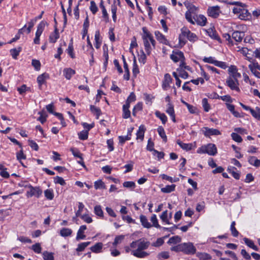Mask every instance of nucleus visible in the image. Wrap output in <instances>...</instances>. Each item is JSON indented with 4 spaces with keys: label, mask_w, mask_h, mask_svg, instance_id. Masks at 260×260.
Segmentation results:
<instances>
[{
    "label": "nucleus",
    "mask_w": 260,
    "mask_h": 260,
    "mask_svg": "<svg viewBox=\"0 0 260 260\" xmlns=\"http://www.w3.org/2000/svg\"><path fill=\"white\" fill-rule=\"evenodd\" d=\"M43 257L44 260H54L53 253L49 252L47 251L43 253Z\"/></svg>",
    "instance_id": "49"
},
{
    "label": "nucleus",
    "mask_w": 260,
    "mask_h": 260,
    "mask_svg": "<svg viewBox=\"0 0 260 260\" xmlns=\"http://www.w3.org/2000/svg\"><path fill=\"white\" fill-rule=\"evenodd\" d=\"M94 188L96 189H105L106 186L105 183L102 181V180H99L94 182Z\"/></svg>",
    "instance_id": "50"
},
{
    "label": "nucleus",
    "mask_w": 260,
    "mask_h": 260,
    "mask_svg": "<svg viewBox=\"0 0 260 260\" xmlns=\"http://www.w3.org/2000/svg\"><path fill=\"white\" fill-rule=\"evenodd\" d=\"M155 114L156 116L161 120L164 124L166 123L167 121V117L164 113H161L159 111H156Z\"/></svg>",
    "instance_id": "47"
},
{
    "label": "nucleus",
    "mask_w": 260,
    "mask_h": 260,
    "mask_svg": "<svg viewBox=\"0 0 260 260\" xmlns=\"http://www.w3.org/2000/svg\"><path fill=\"white\" fill-rule=\"evenodd\" d=\"M243 240H244L245 244L247 246H248L249 247L252 248V249H253L255 251L258 250V247L254 244L253 241H252L251 240H250L247 238H244Z\"/></svg>",
    "instance_id": "27"
},
{
    "label": "nucleus",
    "mask_w": 260,
    "mask_h": 260,
    "mask_svg": "<svg viewBox=\"0 0 260 260\" xmlns=\"http://www.w3.org/2000/svg\"><path fill=\"white\" fill-rule=\"evenodd\" d=\"M141 54L138 55V60L140 62L145 64L146 61V55L143 50L140 51Z\"/></svg>",
    "instance_id": "55"
},
{
    "label": "nucleus",
    "mask_w": 260,
    "mask_h": 260,
    "mask_svg": "<svg viewBox=\"0 0 260 260\" xmlns=\"http://www.w3.org/2000/svg\"><path fill=\"white\" fill-rule=\"evenodd\" d=\"M94 213L100 217H104L103 211L102 209V207L100 205H96L94 208Z\"/></svg>",
    "instance_id": "46"
},
{
    "label": "nucleus",
    "mask_w": 260,
    "mask_h": 260,
    "mask_svg": "<svg viewBox=\"0 0 260 260\" xmlns=\"http://www.w3.org/2000/svg\"><path fill=\"white\" fill-rule=\"evenodd\" d=\"M54 182L55 184H59L62 186L66 184L64 180L62 177L59 176H56L54 178Z\"/></svg>",
    "instance_id": "56"
},
{
    "label": "nucleus",
    "mask_w": 260,
    "mask_h": 260,
    "mask_svg": "<svg viewBox=\"0 0 260 260\" xmlns=\"http://www.w3.org/2000/svg\"><path fill=\"white\" fill-rule=\"evenodd\" d=\"M142 30L143 32V35L142 36L143 40H149L153 37L151 34L148 30L146 27H143L142 28Z\"/></svg>",
    "instance_id": "34"
},
{
    "label": "nucleus",
    "mask_w": 260,
    "mask_h": 260,
    "mask_svg": "<svg viewBox=\"0 0 260 260\" xmlns=\"http://www.w3.org/2000/svg\"><path fill=\"white\" fill-rule=\"evenodd\" d=\"M90 110L93 114L96 115L97 117L96 118H99L100 115L102 113L101 109L99 108H98L93 105H90Z\"/></svg>",
    "instance_id": "41"
},
{
    "label": "nucleus",
    "mask_w": 260,
    "mask_h": 260,
    "mask_svg": "<svg viewBox=\"0 0 260 260\" xmlns=\"http://www.w3.org/2000/svg\"><path fill=\"white\" fill-rule=\"evenodd\" d=\"M45 26V22L42 21L37 26V30L36 32V36L34 40L35 44H40V37L42 35Z\"/></svg>",
    "instance_id": "6"
},
{
    "label": "nucleus",
    "mask_w": 260,
    "mask_h": 260,
    "mask_svg": "<svg viewBox=\"0 0 260 260\" xmlns=\"http://www.w3.org/2000/svg\"><path fill=\"white\" fill-rule=\"evenodd\" d=\"M90 244V242H86L80 243L78 245V247L76 248L77 252L83 251L84 249L87 247Z\"/></svg>",
    "instance_id": "48"
},
{
    "label": "nucleus",
    "mask_w": 260,
    "mask_h": 260,
    "mask_svg": "<svg viewBox=\"0 0 260 260\" xmlns=\"http://www.w3.org/2000/svg\"><path fill=\"white\" fill-rule=\"evenodd\" d=\"M145 131L146 128L145 126L143 124L139 126V129L136 134L137 139H141V140H143L144 139V133Z\"/></svg>",
    "instance_id": "26"
},
{
    "label": "nucleus",
    "mask_w": 260,
    "mask_h": 260,
    "mask_svg": "<svg viewBox=\"0 0 260 260\" xmlns=\"http://www.w3.org/2000/svg\"><path fill=\"white\" fill-rule=\"evenodd\" d=\"M28 188L29 189L26 193V196L28 198H31L33 196L39 198L42 194V190L39 186L34 187L31 184H29Z\"/></svg>",
    "instance_id": "3"
},
{
    "label": "nucleus",
    "mask_w": 260,
    "mask_h": 260,
    "mask_svg": "<svg viewBox=\"0 0 260 260\" xmlns=\"http://www.w3.org/2000/svg\"><path fill=\"white\" fill-rule=\"evenodd\" d=\"M54 27L55 29L54 32L51 34L49 36V41L52 43H55L57 40L59 38V34L57 26H54Z\"/></svg>",
    "instance_id": "21"
},
{
    "label": "nucleus",
    "mask_w": 260,
    "mask_h": 260,
    "mask_svg": "<svg viewBox=\"0 0 260 260\" xmlns=\"http://www.w3.org/2000/svg\"><path fill=\"white\" fill-rule=\"evenodd\" d=\"M45 197L49 200H53L54 198L53 191L51 189H47L44 191Z\"/></svg>",
    "instance_id": "44"
},
{
    "label": "nucleus",
    "mask_w": 260,
    "mask_h": 260,
    "mask_svg": "<svg viewBox=\"0 0 260 260\" xmlns=\"http://www.w3.org/2000/svg\"><path fill=\"white\" fill-rule=\"evenodd\" d=\"M168 217V211L167 210H166L164 211L161 215L160 216V218L161 219V220L166 222L167 224H170L171 223L170 222L169 219L167 218Z\"/></svg>",
    "instance_id": "59"
},
{
    "label": "nucleus",
    "mask_w": 260,
    "mask_h": 260,
    "mask_svg": "<svg viewBox=\"0 0 260 260\" xmlns=\"http://www.w3.org/2000/svg\"><path fill=\"white\" fill-rule=\"evenodd\" d=\"M198 153H207L209 155L214 156L217 153V148L215 144L209 143L200 147L198 150Z\"/></svg>",
    "instance_id": "2"
},
{
    "label": "nucleus",
    "mask_w": 260,
    "mask_h": 260,
    "mask_svg": "<svg viewBox=\"0 0 260 260\" xmlns=\"http://www.w3.org/2000/svg\"><path fill=\"white\" fill-rule=\"evenodd\" d=\"M238 17L241 20H249L251 17V16L248 10L244 8Z\"/></svg>",
    "instance_id": "16"
},
{
    "label": "nucleus",
    "mask_w": 260,
    "mask_h": 260,
    "mask_svg": "<svg viewBox=\"0 0 260 260\" xmlns=\"http://www.w3.org/2000/svg\"><path fill=\"white\" fill-rule=\"evenodd\" d=\"M231 137L233 140L238 143H241L242 142V137L237 133H232L231 134Z\"/></svg>",
    "instance_id": "57"
},
{
    "label": "nucleus",
    "mask_w": 260,
    "mask_h": 260,
    "mask_svg": "<svg viewBox=\"0 0 260 260\" xmlns=\"http://www.w3.org/2000/svg\"><path fill=\"white\" fill-rule=\"evenodd\" d=\"M123 186L125 188L134 189L136 187V184L133 181H125L123 182Z\"/></svg>",
    "instance_id": "62"
},
{
    "label": "nucleus",
    "mask_w": 260,
    "mask_h": 260,
    "mask_svg": "<svg viewBox=\"0 0 260 260\" xmlns=\"http://www.w3.org/2000/svg\"><path fill=\"white\" fill-rule=\"evenodd\" d=\"M100 7L102 9L103 18H104L106 22H108L109 19V15L107 12V10L106 9L105 6H104V2L103 0H101V2L100 3Z\"/></svg>",
    "instance_id": "18"
},
{
    "label": "nucleus",
    "mask_w": 260,
    "mask_h": 260,
    "mask_svg": "<svg viewBox=\"0 0 260 260\" xmlns=\"http://www.w3.org/2000/svg\"><path fill=\"white\" fill-rule=\"evenodd\" d=\"M63 73L65 78L68 80H70L71 79L72 76L75 74L76 72L74 70L69 68L64 69Z\"/></svg>",
    "instance_id": "20"
},
{
    "label": "nucleus",
    "mask_w": 260,
    "mask_h": 260,
    "mask_svg": "<svg viewBox=\"0 0 260 260\" xmlns=\"http://www.w3.org/2000/svg\"><path fill=\"white\" fill-rule=\"evenodd\" d=\"M253 117L257 120H260V108L258 107L255 108V110H251V114Z\"/></svg>",
    "instance_id": "52"
},
{
    "label": "nucleus",
    "mask_w": 260,
    "mask_h": 260,
    "mask_svg": "<svg viewBox=\"0 0 260 260\" xmlns=\"http://www.w3.org/2000/svg\"><path fill=\"white\" fill-rule=\"evenodd\" d=\"M152 223V226H154L156 228L161 229V226L158 224V220L155 214H153L150 219Z\"/></svg>",
    "instance_id": "45"
},
{
    "label": "nucleus",
    "mask_w": 260,
    "mask_h": 260,
    "mask_svg": "<svg viewBox=\"0 0 260 260\" xmlns=\"http://www.w3.org/2000/svg\"><path fill=\"white\" fill-rule=\"evenodd\" d=\"M49 75L46 73L39 75L37 78V82L39 84V88H41L42 85L45 83L46 80L49 78Z\"/></svg>",
    "instance_id": "19"
},
{
    "label": "nucleus",
    "mask_w": 260,
    "mask_h": 260,
    "mask_svg": "<svg viewBox=\"0 0 260 260\" xmlns=\"http://www.w3.org/2000/svg\"><path fill=\"white\" fill-rule=\"evenodd\" d=\"M202 105L205 112H207L210 109V106L209 104L208 100L206 98H204L202 100Z\"/></svg>",
    "instance_id": "60"
},
{
    "label": "nucleus",
    "mask_w": 260,
    "mask_h": 260,
    "mask_svg": "<svg viewBox=\"0 0 260 260\" xmlns=\"http://www.w3.org/2000/svg\"><path fill=\"white\" fill-rule=\"evenodd\" d=\"M208 36L212 39L218 41L219 43L221 42V40L219 36L218 35L216 31L212 28H210L206 30Z\"/></svg>",
    "instance_id": "12"
},
{
    "label": "nucleus",
    "mask_w": 260,
    "mask_h": 260,
    "mask_svg": "<svg viewBox=\"0 0 260 260\" xmlns=\"http://www.w3.org/2000/svg\"><path fill=\"white\" fill-rule=\"evenodd\" d=\"M139 73V69L136 62V60L134 58L133 67V76L136 77L137 75Z\"/></svg>",
    "instance_id": "54"
},
{
    "label": "nucleus",
    "mask_w": 260,
    "mask_h": 260,
    "mask_svg": "<svg viewBox=\"0 0 260 260\" xmlns=\"http://www.w3.org/2000/svg\"><path fill=\"white\" fill-rule=\"evenodd\" d=\"M87 47L88 48V49L87 50V51L89 52V54L91 56V57L93 58V52H94V49L92 47V45L89 40V36H87Z\"/></svg>",
    "instance_id": "38"
},
{
    "label": "nucleus",
    "mask_w": 260,
    "mask_h": 260,
    "mask_svg": "<svg viewBox=\"0 0 260 260\" xmlns=\"http://www.w3.org/2000/svg\"><path fill=\"white\" fill-rule=\"evenodd\" d=\"M67 51L68 54L71 56V58H74L75 57V54L74 53V48L72 43H70L69 44L68 48L67 49Z\"/></svg>",
    "instance_id": "61"
},
{
    "label": "nucleus",
    "mask_w": 260,
    "mask_h": 260,
    "mask_svg": "<svg viewBox=\"0 0 260 260\" xmlns=\"http://www.w3.org/2000/svg\"><path fill=\"white\" fill-rule=\"evenodd\" d=\"M155 35L156 39L160 43L166 45H169V42L166 38L165 36L164 35H162L160 32H159V31H155Z\"/></svg>",
    "instance_id": "13"
},
{
    "label": "nucleus",
    "mask_w": 260,
    "mask_h": 260,
    "mask_svg": "<svg viewBox=\"0 0 260 260\" xmlns=\"http://www.w3.org/2000/svg\"><path fill=\"white\" fill-rule=\"evenodd\" d=\"M172 81V78L170 75L168 73L166 74L164 76V80L162 84V87L164 90H166L167 88L170 86V84Z\"/></svg>",
    "instance_id": "15"
},
{
    "label": "nucleus",
    "mask_w": 260,
    "mask_h": 260,
    "mask_svg": "<svg viewBox=\"0 0 260 260\" xmlns=\"http://www.w3.org/2000/svg\"><path fill=\"white\" fill-rule=\"evenodd\" d=\"M38 114L40 115V117L38 118V120L40 121L42 124L44 123L46 121L47 115L44 111L39 112Z\"/></svg>",
    "instance_id": "42"
},
{
    "label": "nucleus",
    "mask_w": 260,
    "mask_h": 260,
    "mask_svg": "<svg viewBox=\"0 0 260 260\" xmlns=\"http://www.w3.org/2000/svg\"><path fill=\"white\" fill-rule=\"evenodd\" d=\"M181 31L182 35L183 36H186L188 40L191 42H194L197 39V35L191 32L187 28L183 27L181 29Z\"/></svg>",
    "instance_id": "10"
},
{
    "label": "nucleus",
    "mask_w": 260,
    "mask_h": 260,
    "mask_svg": "<svg viewBox=\"0 0 260 260\" xmlns=\"http://www.w3.org/2000/svg\"><path fill=\"white\" fill-rule=\"evenodd\" d=\"M72 231L71 229L69 228H62L60 231V235L61 236L66 237L71 235Z\"/></svg>",
    "instance_id": "35"
},
{
    "label": "nucleus",
    "mask_w": 260,
    "mask_h": 260,
    "mask_svg": "<svg viewBox=\"0 0 260 260\" xmlns=\"http://www.w3.org/2000/svg\"><path fill=\"white\" fill-rule=\"evenodd\" d=\"M197 23L200 26H205L207 23V18L203 15H199L196 19Z\"/></svg>",
    "instance_id": "29"
},
{
    "label": "nucleus",
    "mask_w": 260,
    "mask_h": 260,
    "mask_svg": "<svg viewBox=\"0 0 260 260\" xmlns=\"http://www.w3.org/2000/svg\"><path fill=\"white\" fill-rule=\"evenodd\" d=\"M21 50L22 48L21 47H18L17 48L11 49L10 50V52L13 58L16 59Z\"/></svg>",
    "instance_id": "31"
},
{
    "label": "nucleus",
    "mask_w": 260,
    "mask_h": 260,
    "mask_svg": "<svg viewBox=\"0 0 260 260\" xmlns=\"http://www.w3.org/2000/svg\"><path fill=\"white\" fill-rule=\"evenodd\" d=\"M229 76H231L233 79L238 80L241 77V74L238 72V70L235 66H231L228 70Z\"/></svg>",
    "instance_id": "11"
},
{
    "label": "nucleus",
    "mask_w": 260,
    "mask_h": 260,
    "mask_svg": "<svg viewBox=\"0 0 260 260\" xmlns=\"http://www.w3.org/2000/svg\"><path fill=\"white\" fill-rule=\"evenodd\" d=\"M143 41L145 50L147 55H150L151 52L152 48L150 44L149 40H144Z\"/></svg>",
    "instance_id": "36"
},
{
    "label": "nucleus",
    "mask_w": 260,
    "mask_h": 260,
    "mask_svg": "<svg viewBox=\"0 0 260 260\" xmlns=\"http://www.w3.org/2000/svg\"><path fill=\"white\" fill-rule=\"evenodd\" d=\"M248 162L252 166L256 168L260 166V159H257L255 156H250L248 158Z\"/></svg>",
    "instance_id": "25"
},
{
    "label": "nucleus",
    "mask_w": 260,
    "mask_h": 260,
    "mask_svg": "<svg viewBox=\"0 0 260 260\" xmlns=\"http://www.w3.org/2000/svg\"><path fill=\"white\" fill-rule=\"evenodd\" d=\"M32 66L36 70L39 71L41 68V63L39 60L37 59H32L31 62Z\"/></svg>",
    "instance_id": "64"
},
{
    "label": "nucleus",
    "mask_w": 260,
    "mask_h": 260,
    "mask_svg": "<svg viewBox=\"0 0 260 260\" xmlns=\"http://www.w3.org/2000/svg\"><path fill=\"white\" fill-rule=\"evenodd\" d=\"M226 106L228 109L236 117H241L239 113L235 110V106L230 104L226 103Z\"/></svg>",
    "instance_id": "30"
},
{
    "label": "nucleus",
    "mask_w": 260,
    "mask_h": 260,
    "mask_svg": "<svg viewBox=\"0 0 260 260\" xmlns=\"http://www.w3.org/2000/svg\"><path fill=\"white\" fill-rule=\"evenodd\" d=\"M140 221L141 222L142 225L143 226V227L149 229L150 228L152 225L148 221V219L146 216L143 215H141L140 216Z\"/></svg>",
    "instance_id": "28"
},
{
    "label": "nucleus",
    "mask_w": 260,
    "mask_h": 260,
    "mask_svg": "<svg viewBox=\"0 0 260 260\" xmlns=\"http://www.w3.org/2000/svg\"><path fill=\"white\" fill-rule=\"evenodd\" d=\"M181 238L178 236H173L170 238L168 242V244H177L180 242Z\"/></svg>",
    "instance_id": "51"
},
{
    "label": "nucleus",
    "mask_w": 260,
    "mask_h": 260,
    "mask_svg": "<svg viewBox=\"0 0 260 260\" xmlns=\"http://www.w3.org/2000/svg\"><path fill=\"white\" fill-rule=\"evenodd\" d=\"M176 143L183 150L189 151L192 149V144L191 143H184L180 140H177Z\"/></svg>",
    "instance_id": "23"
},
{
    "label": "nucleus",
    "mask_w": 260,
    "mask_h": 260,
    "mask_svg": "<svg viewBox=\"0 0 260 260\" xmlns=\"http://www.w3.org/2000/svg\"><path fill=\"white\" fill-rule=\"evenodd\" d=\"M169 256V253L167 251L161 252L157 255V258L159 260L168 259Z\"/></svg>",
    "instance_id": "53"
},
{
    "label": "nucleus",
    "mask_w": 260,
    "mask_h": 260,
    "mask_svg": "<svg viewBox=\"0 0 260 260\" xmlns=\"http://www.w3.org/2000/svg\"><path fill=\"white\" fill-rule=\"evenodd\" d=\"M89 9L93 15L95 14L98 12V8L94 1H92L90 2V6Z\"/></svg>",
    "instance_id": "58"
},
{
    "label": "nucleus",
    "mask_w": 260,
    "mask_h": 260,
    "mask_svg": "<svg viewBox=\"0 0 260 260\" xmlns=\"http://www.w3.org/2000/svg\"><path fill=\"white\" fill-rule=\"evenodd\" d=\"M171 59L175 62H177L179 60H185V57L183 53L181 51H173V54L170 55Z\"/></svg>",
    "instance_id": "9"
},
{
    "label": "nucleus",
    "mask_w": 260,
    "mask_h": 260,
    "mask_svg": "<svg viewBox=\"0 0 260 260\" xmlns=\"http://www.w3.org/2000/svg\"><path fill=\"white\" fill-rule=\"evenodd\" d=\"M157 132L160 137L162 139L163 141L166 142L167 141V137L166 135L164 128L161 126H159L157 128Z\"/></svg>",
    "instance_id": "39"
},
{
    "label": "nucleus",
    "mask_w": 260,
    "mask_h": 260,
    "mask_svg": "<svg viewBox=\"0 0 260 260\" xmlns=\"http://www.w3.org/2000/svg\"><path fill=\"white\" fill-rule=\"evenodd\" d=\"M87 227L85 225H81L79 230L78 231L76 240H79L80 239H84L85 238V235L83 234L84 231L86 230Z\"/></svg>",
    "instance_id": "24"
},
{
    "label": "nucleus",
    "mask_w": 260,
    "mask_h": 260,
    "mask_svg": "<svg viewBox=\"0 0 260 260\" xmlns=\"http://www.w3.org/2000/svg\"><path fill=\"white\" fill-rule=\"evenodd\" d=\"M138 248L135 250L132 251V254L138 258H144L149 255V253L144 251V250L147 249L150 245L149 241H145L142 239L138 240Z\"/></svg>",
    "instance_id": "1"
},
{
    "label": "nucleus",
    "mask_w": 260,
    "mask_h": 260,
    "mask_svg": "<svg viewBox=\"0 0 260 260\" xmlns=\"http://www.w3.org/2000/svg\"><path fill=\"white\" fill-rule=\"evenodd\" d=\"M203 133L206 137H210L211 136H218L221 135L220 132L213 128L208 127H203Z\"/></svg>",
    "instance_id": "8"
},
{
    "label": "nucleus",
    "mask_w": 260,
    "mask_h": 260,
    "mask_svg": "<svg viewBox=\"0 0 260 260\" xmlns=\"http://www.w3.org/2000/svg\"><path fill=\"white\" fill-rule=\"evenodd\" d=\"M176 185L172 184L171 185H166L165 187L161 188V191L164 193H170L175 190Z\"/></svg>",
    "instance_id": "33"
},
{
    "label": "nucleus",
    "mask_w": 260,
    "mask_h": 260,
    "mask_svg": "<svg viewBox=\"0 0 260 260\" xmlns=\"http://www.w3.org/2000/svg\"><path fill=\"white\" fill-rule=\"evenodd\" d=\"M134 128L129 129L127 132V135L125 136H120L118 137L119 143L123 144L126 141L129 140L131 139L132 133Z\"/></svg>",
    "instance_id": "17"
},
{
    "label": "nucleus",
    "mask_w": 260,
    "mask_h": 260,
    "mask_svg": "<svg viewBox=\"0 0 260 260\" xmlns=\"http://www.w3.org/2000/svg\"><path fill=\"white\" fill-rule=\"evenodd\" d=\"M236 222L235 221H232L231 224L230 230L231 231L232 235L234 237H237L239 235V232L235 228Z\"/></svg>",
    "instance_id": "40"
},
{
    "label": "nucleus",
    "mask_w": 260,
    "mask_h": 260,
    "mask_svg": "<svg viewBox=\"0 0 260 260\" xmlns=\"http://www.w3.org/2000/svg\"><path fill=\"white\" fill-rule=\"evenodd\" d=\"M220 12V7L218 6L209 7L207 10L208 16L213 18H217Z\"/></svg>",
    "instance_id": "7"
},
{
    "label": "nucleus",
    "mask_w": 260,
    "mask_h": 260,
    "mask_svg": "<svg viewBox=\"0 0 260 260\" xmlns=\"http://www.w3.org/2000/svg\"><path fill=\"white\" fill-rule=\"evenodd\" d=\"M16 157L17 160H18L21 164L23 166L25 167L24 164L21 162L22 159H26V155L24 154L22 149L20 150V151L19 152H17L16 153Z\"/></svg>",
    "instance_id": "43"
},
{
    "label": "nucleus",
    "mask_w": 260,
    "mask_h": 260,
    "mask_svg": "<svg viewBox=\"0 0 260 260\" xmlns=\"http://www.w3.org/2000/svg\"><path fill=\"white\" fill-rule=\"evenodd\" d=\"M226 84L232 90H236L238 92L240 91L238 80L233 79L231 76H229L227 78Z\"/></svg>",
    "instance_id": "5"
},
{
    "label": "nucleus",
    "mask_w": 260,
    "mask_h": 260,
    "mask_svg": "<svg viewBox=\"0 0 260 260\" xmlns=\"http://www.w3.org/2000/svg\"><path fill=\"white\" fill-rule=\"evenodd\" d=\"M103 244L101 242H99L96 243L93 246L90 247V250L94 253H98L100 252L101 250L102 249Z\"/></svg>",
    "instance_id": "37"
},
{
    "label": "nucleus",
    "mask_w": 260,
    "mask_h": 260,
    "mask_svg": "<svg viewBox=\"0 0 260 260\" xmlns=\"http://www.w3.org/2000/svg\"><path fill=\"white\" fill-rule=\"evenodd\" d=\"M182 252L186 254H193L196 248L191 242L181 243Z\"/></svg>",
    "instance_id": "4"
},
{
    "label": "nucleus",
    "mask_w": 260,
    "mask_h": 260,
    "mask_svg": "<svg viewBox=\"0 0 260 260\" xmlns=\"http://www.w3.org/2000/svg\"><path fill=\"white\" fill-rule=\"evenodd\" d=\"M244 36V33L242 31H236L232 34V38L238 42H241Z\"/></svg>",
    "instance_id": "22"
},
{
    "label": "nucleus",
    "mask_w": 260,
    "mask_h": 260,
    "mask_svg": "<svg viewBox=\"0 0 260 260\" xmlns=\"http://www.w3.org/2000/svg\"><path fill=\"white\" fill-rule=\"evenodd\" d=\"M31 249L37 253L41 252L42 248L40 243H36L32 245Z\"/></svg>",
    "instance_id": "63"
},
{
    "label": "nucleus",
    "mask_w": 260,
    "mask_h": 260,
    "mask_svg": "<svg viewBox=\"0 0 260 260\" xmlns=\"http://www.w3.org/2000/svg\"><path fill=\"white\" fill-rule=\"evenodd\" d=\"M94 40L95 42V43L94 44L95 47L96 49H99L100 47L102 44V41L100 40V33L99 30H97L95 31Z\"/></svg>",
    "instance_id": "32"
},
{
    "label": "nucleus",
    "mask_w": 260,
    "mask_h": 260,
    "mask_svg": "<svg viewBox=\"0 0 260 260\" xmlns=\"http://www.w3.org/2000/svg\"><path fill=\"white\" fill-rule=\"evenodd\" d=\"M232 5H237V7H234L233 9V12L237 14L238 16L241 13V12L243 10V9L244 8V6L245 5L243 4V6H242V4L239 2H234L231 3Z\"/></svg>",
    "instance_id": "14"
}]
</instances>
